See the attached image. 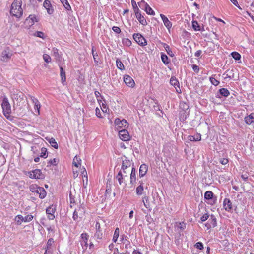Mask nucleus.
I'll return each mask as SVG.
<instances>
[{"label": "nucleus", "instance_id": "nucleus-1", "mask_svg": "<svg viewBox=\"0 0 254 254\" xmlns=\"http://www.w3.org/2000/svg\"><path fill=\"white\" fill-rule=\"evenodd\" d=\"M21 0H14L11 4L10 9L11 14L16 17H21L23 14V10L21 7Z\"/></svg>", "mask_w": 254, "mask_h": 254}, {"label": "nucleus", "instance_id": "nucleus-2", "mask_svg": "<svg viewBox=\"0 0 254 254\" xmlns=\"http://www.w3.org/2000/svg\"><path fill=\"white\" fill-rule=\"evenodd\" d=\"M30 190L34 193V195L38 196L41 199L45 198L47 194L43 188L39 187L36 184L31 185L30 186Z\"/></svg>", "mask_w": 254, "mask_h": 254}, {"label": "nucleus", "instance_id": "nucleus-3", "mask_svg": "<svg viewBox=\"0 0 254 254\" xmlns=\"http://www.w3.org/2000/svg\"><path fill=\"white\" fill-rule=\"evenodd\" d=\"M39 17L35 14H30L25 19L23 26L24 28L29 29L35 23L39 21Z\"/></svg>", "mask_w": 254, "mask_h": 254}, {"label": "nucleus", "instance_id": "nucleus-4", "mask_svg": "<svg viewBox=\"0 0 254 254\" xmlns=\"http://www.w3.org/2000/svg\"><path fill=\"white\" fill-rule=\"evenodd\" d=\"M1 106L3 110V114L6 116L8 117L10 115L11 112V106L8 101V98L4 97L3 99Z\"/></svg>", "mask_w": 254, "mask_h": 254}, {"label": "nucleus", "instance_id": "nucleus-5", "mask_svg": "<svg viewBox=\"0 0 254 254\" xmlns=\"http://www.w3.org/2000/svg\"><path fill=\"white\" fill-rule=\"evenodd\" d=\"M114 123L115 128L117 130H119L122 128L125 129L127 128L128 126V124L125 119L121 120L119 118H116L115 120Z\"/></svg>", "mask_w": 254, "mask_h": 254}, {"label": "nucleus", "instance_id": "nucleus-6", "mask_svg": "<svg viewBox=\"0 0 254 254\" xmlns=\"http://www.w3.org/2000/svg\"><path fill=\"white\" fill-rule=\"evenodd\" d=\"M27 174L31 179H42L44 178V175L40 169H35L32 171L28 172Z\"/></svg>", "mask_w": 254, "mask_h": 254}, {"label": "nucleus", "instance_id": "nucleus-7", "mask_svg": "<svg viewBox=\"0 0 254 254\" xmlns=\"http://www.w3.org/2000/svg\"><path fill=\"white\" fill-rule=\"evenodd\" d=\"M134 40L140 46L147 45V41L145 38L139 33H135L133 35Z\"/></svg>", "mask_w": 254, "mask_h": 254}, {"label": "nucleus", "instance_id": "nucleus-8", "mask_svg": "<svg viewBox=\"0 0 254 254\" xmlns=\"http://www.w3.org/2000/svg\"><path fill=\"white\" fill-rule=\"evenodd\" d=\"M12 56V53L9 48L4 49L1 53L0 59L3 62H8Z\"/></svg>", "mask_w": 254, "mask_h": 254}, {"label": "nucleus", "instance_id": "nucleus-9", "mask_svg": "<svg viewBox=\"0 0 254 254\" xmlns=\"http://www.w3.org/2000/svg\"><path fill=\"white\" fill-rule=\"evenodd\" d=\"M89 235L86 233H83L80 235L81 245L84 250H86L88 247V240L89 239Z\"/></svg>", "mask_w": 254, "mask_h": 254}, {"label": "nucleus", "instance_id": "nucleus-10", "mask_svg": "<svg viewBox=\"0 0 254 254\" xmlns=\"http://www.w3.org/2000/svg\"><path fill=\"white\" fill-rule=\"evenodd\" d=\"M119 136L124 141H127L130 140L129 133L127 130L125 129H122L119 131Z\"/></svg>", "mask_w": 254, "mask_h": 254}, {"label": "nucleus", "instance_id": "nucleus-11", "mask_svg": "<svg viewBox=\"0 0 254 254\" xmlns=\"http://www.w3.org/2000/svg\"><path fill=\"white\" fill-rule=\"evenodd\" d=\"M56 211V207L51 205L46 209V212L48 215V218L50 220H53L55 218L54 213Z\"/></svg>", "mask_w": 254, "mask_h": 254}, {"label": "nucleus", "instance_id": "nucleus-12", "mask_svg": "<svg viewBox=\"0 0 254 254\" xmlns=\"http://www.w3.org/2000/svg\"><path fill=\"white\" fill-rule=\"evenodd\" d=\"M160 16L162 19V20L164 23V25L166 27L169 32H170L171 28L172 27V23L168 18L164 14H160Z\"/></svg>", "mask_w": 254, "mask_h": 254}, {"label": "nucleus", "instance_id": "nucleus-13", "mask_svg": "<svg viewBox=\"0 0 254 254\" xmlns=\"http://www.w3.org/2000/svg\"><path fill=\"white\" fill-rule=\"evenodd\" d=\"M125 177H127L126 175H124L122 173V172L121 171H120L118 174L116 176V179L118 180L119 184L120 185H123L124 186H126V183H125Z\"/></svg>", "mask_w": 254, "mask_h": 254}, {"label": "nucleus", "instance_id": "nucleus-14", "mask_svg": "<svg viewBox=\"0 0 254 254\" xmlns=\"http://www.w3.org/2000/svg\"><path fill=\"white\" fill-rule=\"evenodd\" d=\"M223 207L224 209L227 212H231L232 209V205L230 200L229 198H225L224 199Z\"/></svg>", "mask_w": 254, "mask_h": 254}, {"label": "nucleus", "instance_id": "nucleus-15", "mask_svg": "<svg viewBox=\"0 0 254 254\" xmlns=\"http://www.w3.org/2000/svg\"><path fill=\"white\" fill-rule=\"evenodd\" d=\"M124 80L126 84L129 87H132L135 84L133 79L128 75L124 76Z\"/></svg>", "mask_w": 254, "mask_h": 254}, {"label": "nucleus", "instance_id": "nucleus-16", "mask_svg": "<svg viewBox=\"0 0 254 254\" xmlns=\"http://www.w3.org/2000/svg\"><path fill=\"white\" fill-rule=\"evenodd\" d=\"M43 6L47 10L49 14H52L54 12V9L52 8L50 1L48 0H45L43 2Z\"/></svg>", "mask_w": 254, "mask_h": 254}, {"label": "nucleus", "instance_id": "nucleus-17", "mask_svg": "<svg viewBox=\"0 0 254 254\" xmlns=\"http://www.w3.org/2000/svg\"><path fill=\"white\" fill-rule=\"evenodd\" d=\"M135 14L136 18L137 19V20L141 24H142L143 26H145L147 24V22L146 19H145L144 16L141 14L139 11L136 12Z\"/></svg>", "mask_w": 254, "mask_h": 254}, {"label": "nucleus", "instance_id": "nucleus-18", "mask_svg": "<svg viewBox=\"0 0 254 254\" xmlns=\"http://www.w3.org/2000/svg\"><path fill=\"white\" fill-rule=\"evenodd\" d=\"M84 212L83 208L79 207L78 209H75L73 214L72 218L74 221L77 220L79 217L81 216V214Z\"/></svg>", "mask_w": 254, "mask_h": 254}, {"label": "nucleus", "instance_id": "nucleus-19", "mask_svg": "<svg viewBox=\"0 0 254 254\" xmlns=\"http://www.w3.org/2000/svg\"><path fill=\"white\" fill-rule=\"evenodd\" d=\"M170 84L174 86L176 88V92L178 93L181 92V89L179 87V83L178 80L175 77H171L170 81Z\"/></svg>", "mask_w": 254, "mask_h": 254}, {"label": "nucleus", "instance_id": "nucleus-20", "mask_svg": "<svg viewBox=\"0 0 254 254\" xmlns=\"http://www.w3.org/2000/svg\"><path fill=\"white\" fill-rule=\"evenodd\" d=\"M144 5L145 11L148 15H154L155 14L154 11L150 7V6L144 1L141 2Z\"/></svg>", "mask_w": 254, "mask_h": 254}, {"label": "nucleus", "instance_id": "nucleus-21", "mask_svg": "<svg viewBox=\"0 0 254 254\" xmlns=\"http://www.w3.org/2000/svg\"><path fill=\"white\" fill-rule=\"evenodd\" d=\"M148 170V166L145 164H142L139 168V177H143L145 175Z\"/></svg>", "mask_w": 254, "mask_h": 254}, {"label": "nucleus", "instance_id": "nucleus-22", "mask_svg": "<svg viewBox=\"0 0 254 254\" xmlns=\"http://www.w3.org/2000/svg\"><path fill=\"white\" fill-rule=\"evenodd\" d=\"M60 76L61 78L62 83L63 85L66 84V75L65 72L62 66L60 67Z\"/></svg>", "mask_w": 254, "mask_h": 254}, {"label": "nucleus", "instance_id": "nucleus-23", "mask_svg": "<svg viewBox=\"0 0 254 254\" xmlns=\"http://www.w3.org/2000/svg\"><path fill=\"white\" fill-rule=\"evenodd\" d=\"M188 138L190 141H198L201 140V136L200 134H196L194 135H189Z\"/></svg>", "mask_w": 254, "mask_h": 254}, {"label": "nucleus", "instance_id": "nucleus-24", "mask_svg": "<svg viewBox=\"0 0 254 254\" xmlns=\"http://www.w3.org/2000/svg\"><path fill=\"white\" fill-rule=\"evenodd\" d=\"M73 164L77 168H79L81 165V160L79 157L76 155L73 160Z\"/></svg>", "mask_w": 254, "mask_h": 254}, {"label": "nucleus", "instance_id": "nucleus-25", "mask_svg": "<svg viewBox=\"0 0 254 254\" xmlns=\"http://www.w3.org/2000/svg\"><path fill=\"white\" fill-rule=\"evenodd\" d=\"M245 121L247 124H251L254 122V113H252L245 118Z\"/></svg>", "mask_w": 254, "mask_h": 254}, {"label": "nucleus", "instance_id": "nucleus-26", "mask_svg": "<svg viewBox=\"0 0 254 254\" xmlns=\"http://www.w3.org/2000/svg\"><path fill=\"white\" fill-rule=\"evenodd\" d=\"M131 163L129 160L125 159L123 161L122 170H127L130 166Z\"/></svg>", "mask_w": 254, "mask_h": 254}, {"label": "nucleus", "instance_id": "nucleus-27", "mask_svg": "<svg viewBox=\"0 0 254 254\" xmlns=\"http://www.w3.org/2000/svg\"><path fill=\"white\" fill-rule=\"evenodd\" d=\"M144 187L143 183L140 182V185L136 189V193L138 195H141L143 194Z\"/></svg>", "mask_w": 254, "mask_h": 254}, {"label": "nucleus", "instance_id": "nucleus-28", "mask_svg": "<svg viewBox=\"0 0 254 254\" xmlns=\"http://www.w3.org/2000/svg\"><path fill=\"white\" fill-rule=\"evenodd\" d=\"M120 234V229L119 228H116L115 230L112 241L114 243H116L119 238Z\"/></svg>", "mask_w": 254, "mask_h": 254}, {"label": "nucleus", "instance_id": "nucleus-29", "mask_svg": "<svg viewBox=\"0 0 254 254\" xmlns=\"http://www.w3.org/2000/svg\"><path fill=\"white\" fill-rule=\"evenodd\" d=\"M189 115V112H187L186 111H183V112H180L179 118L180 120L182 121H185Z\"/></svg>", "mask_w": 254, "mask_h": 254}, {"label": "nucleus", "instance_id": "nucleus-30", "mask_svg": "<svg viewBox=\"0 0 254 254\" xmlns=\"http://www.w3.org/2000/svg\"><path fill=\"white\" fill-rule=\"evenodd\" d=\"M213 193L211 191L208 190L204 193V198L207 200H211L212 199Z\"/></svg>", "mask_w": 254, "mask_h": 254}, {"label": "nucleus", "instance_id": "nucleus-31", "mask_svg": "<svg viewBox=\"0 0 254 254\" xmlns=\"http://www.w3.org/2000/svg\"><path fill=\"white\" fill-rule=\"evenodd\" d=\"M136 181V173H135V169L134 168L132 167L131 169V172L130 173V183L133 184Z\"/></svg>", "mask_w": 254, "mask_h": 254}, {"label": "nucleus", "instance_id": "nucleus-32", "mask_svg": "<svg viewBox=\"0 0 254 254\" xmlns=\"http://www.w3.org/2000/svg\"><path fill=\"white\" fill-rule=\"evenodd\" d=\"M219 92L222 96L226 97L229 96L230 94L229 91L226 88H221Z\"/></svg>", "mask_w": 254, "mask_h": 254}, {"label": "nucleus", "instance_id": "nucleus-33", "mask_svg": "<svg viewBox=\"0 0 254 254\" xmlns=\"http://www.w3.org/2000/svg\"><path fill=\"white\" fill-rule=\"evenodd\" d=\"M14 220L17 225H20L24 222V217L21 215H18L15 217Z\"/></svg>", "mask_w": 254, "mask_h": 254}, {"label": "nucleus", "instance_id": "nucleus-34", "mask_svg": "<svg viewBox=\"0 0 254 254\" xmlns=\"http://www.w3.org/2000/svg\"><path fill=\"white\" fill-rule=\"evenodd\" d=\"M142 201L143 203L144 206L146 208H150V204L149 201V198L147 196H144L142 198Z\"/></svg>", "mask_w": 254, "mask_h": 254}, {"label": "nucleus", "instance_id": "nucleus-35", "mask_svg": "<svg viewBox=\"0 0 254 254\" xmlns=\"http://www.w3.org/2000/svg\"><path fill=\"white\" fill-rule=\"evenodd\" d=\"M175 227L181 230H184L186 228V223L183 222H176L175 224Z\"/></svg>", "mask_w": 254, "mask_h": 254}, {"label": "nucleus", "instance_id": "nucleus-36", "mask_svg": "<svg viewBox=\"0 0 254 254\" xmlns=\"http://www.w3.org/2000/svg\"><path fill=\"white\" fill-rule=\"evenodd\" d=\"M116 65L117 67L120 69L121 70H123L125 69V66L121 62V61L119 59H117L116 60Z\"/></svg>", "mask_w": 254, "mask_h": 254}, {"label": "nucleus", "instance_id": "nucleus-37", "mask_svg": "<svg viewBox=\"0 0 254 254\" xmlns=\"http://www.w3.org/2000/svg\"><path fill=\"white\" fill-rule=\"evenodd\" d=\"M40 156L44 158H46L48 157L47 150L46 148L42 147L41 148Z\"/></svg>", "mask_w": 254, "mask_h": 254}, {"label": "nucleus", "instance_id": "nucleus-38", "mask_svg": "<svg viewBox=\"0 0 254 254\" xmlns=\"http://www.w3.org/2000/svg\"><path fill=\"white\" fill-rule=\"evenodd\" d=\"M104 222L103 219H99L96 221L95 228L96 231H102L101 229V223Z\"/></svg>", "mask_w": 254, "mask_h": 254}, {"label": "nucleus", "instance_id": "nucleus-39", "mask_svg": "<svg viewBox=\"0 0 254 254\" xmlns=\"http://www.w3.org/2000/svg\"><path fill=\"white\" fill-rule=\"evenodd\" d=\"M49 142L51 145L54 148L57 149L58 148V144L55 139L51 138L49 139Z\"/></svg>", "mask_w": 254, "mask_h": 254}, {"label": "nucleus", "instance_id": "nucleus-40", "mask_svg": "<svg viewBox=\"0 0 254 254\" xmlns=\"http://www.w3.org/2000/svg\"><path fill=\"white\" fill-rule=\"evenodd\" d=\"M192 26L195 31H197L200 30V26L196 21H193L192 22Z\"/></svg>", "mask_w": 254, "mask_h": 254}, {"label": "nucleus", "instance_id": "nucleus-41", "mask_svg": "<svg viewBox=\"0 0 254 254\" xmlns=\"http://www.w3.org/2000/svg\"><path fill=\"white\" fill-rule=\"evenodd\" d=\"M33 35L35 37H39L43 39L45 38L44 33L41 31H37L35 32Z\"/></svg>", "mask_w": 254, "mask_h": 254}, {"label": "nucleus", "instance_id": "nucleus-42", "mask_svg": "<svg viewBox=\"0 0 254 254\" xmlns=\"http://www.w3.org/2000/svg\"><path fill=\"white\" fill-rule=\"evenodd\" d=\"M92 55H93L94 61L95 63H96V64H98V59H99L98 55L97 53L94 52L93 46L92 47Z\"/></svg>", "mask_w": 254, "mask_h": 254}, {"label": "nucleus", "instance_id": "nucleus-43", "mask_svg": "<svg viewBox=\"0 0 254 254\" xmlns=\"http://www.w3.org/2000/svg\"><path fill=\"white\" fill-rule=\"evenodd\" d=\"M122 43L124 45L128 47H129L131 45V41L128 38L123 39Z\"/></svg>", "mask_w": 254, "mask_h": 254}, {"label": "nucleus", "instance_id": "nucleus-44", "mask_svg": "<svg viewBox=\"0 0 254 254\" xmlns=\"http://www.w3.org/2000/svg\"><path fill=\"white\" fill-rule=\"evenodd\" d=\"M231 55L235 60H239L241 59V55L237 52H233Z\"/></svg>", "mask_w": 254, "mask_h": 254}, {"label": "nucleus", "instance_id": "nucleus-45", "mask_svg": "<svg viewBox=\"0 0 254 254\" xmlns=\"http://www.w3.org/2000/svg\"><path fill=\"white\" fill-rule=\"evenodd\" d=\"M94 236L97 239H102L103 237V233L102 231H96Z\"/></svg>", "mask_w": 254, "mask_h": 254}, {"label": "nucleus", "instance_id": "nucleus-46", "mask_svg": "<svg viewBox=\"0 0 254 254\" xmlns=\"http://www.w3.org/2000/svg\"><path fill=\"white\" fill-rule=\"evenodd\" d=\"M52 52L53 53V56L55 57L56 59H58L60 58V55L58 53V50L57 48H53Z\"/></svg>", "mask_w": 254, "mask_h": 254}, {"label": "nucleus", "instance_id": "nucleus-47", "mask_svg": "<svg viewBox=\"0 0 254 254\" xmlns=\"http://www.w3.org/2000/svg\"><path fill=\"white\" fill-rule=\"evenodd\" d=\"M161 58L162 61L164 63V64H167L169 63L168 58L166 55L162 54Z\"/></svg>", "mask_w": 254, "mask_h": 254}, {"label": "nucleus", "instance_id": "nucleus-48", "mask_svg": "<svg viewBox=\"0 0 254 254\" xmlns=\"http://www.w3.org/2000/svg\"><path fill=\"white\" fill-rule=\"evenodd\" d=\"M43 58L46 63H49L50 62H51V58L49 55L44 54L43 55Z\"/></svg>", "mask_w": 254, "mask_h": 254}, {"label": "nucleus", "instance_id": "nucleus-49", "mask_svg": "<svg viewBox=\"0 0 254 254\" xmlns=\"http://www.w3.org/2000/svg\"><path fill=\"white\" fill-rule=\"evenodd\" d=\"M210 81L211 82V84H213L214 86H217L219 84V81L216 79L215 78L213 77H210Z\"/></svg>", "mask_w": 254, "mask_h": 254}, {"label": "nucleus", "instance_id": "nucleus-50", "mask_svg": "<svg viewBox=\"0 0 254 254\" xmlns=\"http://www.w3.org/2000/svg\"><path fill=\"white\" fill-rule=\"evenodd\" d=\"M33 218V216L32 215L29 214L26 216L24 217V222H29L32 220Z\"/></svg>", "mask_w": 254, "mask_h": 254}, {"label": "nucleus", "instance_id": "nucleus-51", "mask_svg": "<svg viewBox=\"0 0 254 254\" xmlns=\"http://www.w3.org/2000/svg\"><path fill=\"white\" fill-rule=\"evenodd\" d=\"M29 98H30V100H31V101L32 102V103L34 104V106H35V105H38V104H40L39 101H38V100L37 98H36L35 97H34V96H29Z\"/></svg>", "mask_w": 254, "mask_h": 254}, {"label": "nucleus", "instance_id": "nucleus-52", "mask_svg": "<svg viewBox=\"0 0 254 254\" xmlns=\"http://www.w3.org/2000/svg\"><path fill=\"white\" fill-rule=\"evenodd\" d=\"M101 108L102 111L104 113H108L109 111V109L107 107V105L103 103H102V105H101Z\"/></svg>", "mask_w": 254, "mask_h": 254}, {"label": "nucleus", "instance_id": "nucleus-53", "mask_svg": "<svg viewBox=\"0 0 254 254\" xmlns=\"http://www.w3.org/2000/svg\"><path fill=\"white\" fill-rule=\"evenodd\" d=\"M164 48H165V50L167 52V54L172 57L173 56V54L172 53V52L171 49L170 48V47L167 45H165V46H164Z\"/></svg>", "mask_w": 254, "mask_h": 254}, {"label": "nucleus", "instance_id": "nucleus-54", "mask_svg": "<svg viewBox=\"0 0 254 254\" xmlns=\"http://www.w3.org/2000/svg\"><path fill=\"white\" fill-rule=\"evenodd\" d=\"M31 151H32V152L34 154H37L38 152V148L37 147V145L34 144L33 145H32L31 147Z\"/></svg>", "mask_w": 254, "mask_h": 254}, {"label": "nucleus", "instance_id": "nucleus-55", "mask_svg": "<svg viewBox=\"0 0 254 254\" xmlns=\"http://www.w3.org/2000/svg\"><path fill=\"white\" fill-rule=\"evenodd\" d=\"M131 4H132V6L134 9V12L135 13L137 11H139V8H138V7L137 6V5H136V3L135 2V1L134 0H131Z\"/></svg>", "mask_w": 254, "mask_h": 254}, {"label": "nucleus", "instance_id": "nucleus-56", "mask_svg": "<svg viewBox=\"0 0 254 254\" xmlns=\"http://www.w3.org/2000/svg\"><path fill=\"white\" fill-rule=\"evenodd\" d=\"M53 243H54L53 239V238H50L48 240V242H47V248L46 249L49 250L50 247L53 245Z\"/></svg>", "mask_w": 254, "mask_h": 254}, {"label": "nucleus", "instance_id": "nucleus-57", "mask_svg": "<svg viewBox=\"0 0 254 254\" xmlns=\"http://www.w3.org/2000/svg\"><path fill=\"white\" fill-rule=\"evenodd\" d=\"M195 247L199 250H202L203 249V245L201 242H197L195 244Z\"/></svg>", "mask_w": 254, "mask_h": 254}, {"label": "nucleus", "instance_id": "nucleus-58", "mask_svg": "<svg viewBox=\"0 0 254 254\" xmlns=\"http://www.w3.org/2000/svg\"><path fill=\"white\" fill-rule=\"evenodd\" d=\"M41 108V104H38V105H35V106H34V109L35 110V111L37 112V114L38 115H39L40 114V109Z\"/></svg>", "mask_w": 254, "mask_h": 254}, {"label": "nucleus", "instance_id": "nucleus-59", "mask_svg": "<svg viewBox=\"0 0 254 254\" xmlns=\"http://www.w3.org/2000/svg\"><path fill=\"white\" fill-rule=\"evenodd\" d=\"M219 162L222 165H226L228 163L229 161L227 158H222L220 160Z\"/></svg>", "mask_w": 254, "mask_h": 254}, {"label": "nucleus", "instance_id": "nucleus-60", "mask_svg": "<svg viewBox=\"0 0 254 254\" xmlns=\"http://www.w3.org/2000/svg\"><path fill=\"white\" fill-rule=\"evenodd\" d=\"M180 106H181V107L183 108V109H184V110L185 109V110H187L189 109V106L187 104H186L185 102L181 103Z\"/></svg>", "mask_w": 254, "mask_h": 254}, {"label": "nucleus", "instance_id": "nucleus-61", "mask_svg": "<svg viewBox=\"0 0 254 254\" xmlns=\"http://www.w3.org/2000/svg\"><path fill=\"white\" fill-rule=\"evenodd\" d=\"M231 2L239 9H242V8L239 6L238 2L237 0H230Z\"/></svg>", "mask_w": 254, "mask_h": 254}, {"label": "nucleus", "instance_id": "nucleus-62", "mask_svg": "<svg viewBox=\"0 0 254 254\" xmlns=\"http://www.w3.org/2000/svg\"><path fill=\"white\" fill-rule=\"evenodd\" d=\"M209 215L207 213L204 214L200 218L202 222H204L208 219Z\"/></svg>", "mask_w": 254, "mask_h": 254}, {"label": "nucleus", "instance_id": "nucleus-63", "mask_svg": "<svg viewBox=\"0 0 254 254\" xmlns=\"http://www.w3.org/2000/svg\"><path fill=\"white\" fill-rule=\"evenodd\" d=\"M112 30L116 33H120L121 32L120 28L117 26H113L112 27Z\"/></svg>", "mask_w": 254, "mask_h": 254}, {"label": "nucleus", "instance_id": "nucleus-64", "mask_svg": "<svg viewBox=\"0 0 254 254\" xmlns=\"http://www.w3.org/2000/svg\"><path fill=\"white\" fill-rule=\"evenodd\" d=\"M96 115L98 117V118H102V117L101 116V112H100V109L97 107L96 108Z\"/></svg>", "mask_w": 254, "mask_h": 254}]
</instances>
